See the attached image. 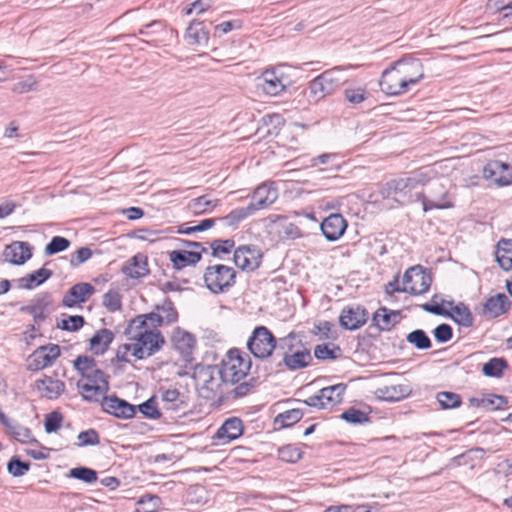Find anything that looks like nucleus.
<instances>
[{"label": "nucleus", "instance_id": "obj_52", "mask_svg": "<svg viewBox=\"0 0 512 512\" xmlns=\"http://www.w3.org/2000/svg\"><path fill=\"white\" fill-rule=\"evenodd\" d=\"M436 399L442 409L457 408L462 403L461 396L451 391H442L437 393Z\"/></svg>", "mask_w": 512, "mask_h": 512}, {"label": "nucleus", "instance_id": "obj_20", "mask_svg": "<svg viewBox=\"0 0 512 512\" xmlns=\"http://www.w3.org/2000/svg\"><path fill=\"white\" fill-rule=\"evenodd\" d=\"M320 228L326 240L333 242L344 234L347 222L341 214L334 213L321 222Z\"/></svg>", "mask_w": 512, "mask_h": 512}, {"label": "nucleus", "instance_id": "obj_45", "mask_svg": "<svg viewBox=\"0 0 512 512\" xmlns=\"http://www.w3.org/2000/svg\"><path fill=\"white\" fill-rule=\"evenodd\" d=\"M137 411H139L145 418L152 420H158L162 417V413L158 408L156 396H152L136 406V412Z\"/></svg>", "mask_w": 512, "mask_h": 512}, {"label": "nucleus", "instance_id": "obj_19", "mask_svg": "<svg viewBox=\"0 0 512 512\" xmlns=\"http://www.w3.org/2000/svg\"><path fill=\"white\" fill-rule=\"evenodd\" d=\"M52 304V297L48 292H42L37 294L29 305L22 306L21 312L30 314L35 323L44 321L48 316V310Z\"/></svg>", "mask_w": 512, "mask_h": 512}, {"label": "nucleus", "instance_id": "obj_7", "mask_svg": "<svg viewBox=\"0 0 512 512\" xmlns=\"http://www.w3.org/2000/svg\"><path fill=\"white\" fill-rule=\"evenodd\" d=\"M406 293L417 296L426 293L432 284V275L428 269L416 265L407 269L403 275Z\"/></svg>", "mask_w": 512, "mask_h": 512}, {"label": "nucleus", "instance_id": "obj_18", "mask_svg": "<svg viewBox=\"0 0 512 512\" xmlns=\"http://www.w3.org/2000/svg\"><path fill=\"white\" fill-rule=\"evenodd\" d=\"M395 64L398 65V71H400L408 89L410 85L419 83L424 77L422 63L417 58H402L396 61Z\"/></svg>", "mask_w": 512, "mask_h": 512}, {"label": "nucleus", "instance_id": "obj_64", "mask_svg": "<svg viewBox=\"0 0 512 512\" xmlns=\"http://www.w3.org/2000/svg\"><path fill=\"white\" fill-rule=\"evenodd\" d=\"M63 419V414L58 410L46 414L44 418V428L46 433L51 434L59 430L62 426Z\"/></svg>", "mask_w": 512, "mask_h": 512}, {"label": "nucleus", "instance_id": "obj_9", "mask_svg": "<svg viewBox=\"0 0 512 512\" xmlns=\"http://www.w3.org/2000/svg\"><path fill=\"white\" fill-rule=\"evenodd\" d=\"M61 350L57 344H46L39 346L27 358V369L37 372L53 364L60 356Z\"/></svg>", "mask_w": 512, "mask_h": 512}, {"label": "nucleus", "instance_id": "obj_27", "mask_svg": "<svg viewBox=\"0 0 512 512\" xmlns=\"http://www.w3.org/2000/svg\"><path fill=\"white\" fill-rule=\"evenodd\" d=\"M399 315V311L380 307L372 316V324L378 331H390L399 322Z\"/></svg>", "mask_w": 512, "mask_h": 512}, {"label": "nucleus", "instance_id": "obj_26", "mask_svg": "<svg viewBox=\"0 0 512 512\" xmlns=\"http://www.w3.org/2000/svg\"><path fill=\"white\" fill-rule=\"evenodd\" d=\"M412 393V388L409 384H394L379 387L375 390L374 394L377 399L397 402L400 401Z\"/></svg>", "mask_w": 512, "mask_h": 512}, {"label": "nucleus", "instance_id": "obj_61", "mask_svg": "<svg viewBox=\"0 0 512 512\" xmlns=\"http://www.w3.org/2000/svg\"><path fill=\"white\" fill-rule=\"evenodd\" d=\"M161 504L160 497L144 495L137 501V512H156Z\"/></svg>", "mask_w": 512, "mask_h": 512}, {"label": "nucleus", "instance_id": "obj_33", "mask_svg": "<svg viewBox=\"0 0 512 512\" xmlns=\"http://www.w3.org/2000/svg\"><path fill=\"white\" fill-rule=\"evenodd\" d=\"M53 275V271L42 267L32 273L26 274L25 276L17 280L18 287L21 289L32 290L37 286H40Z\"/></svg>", "mask_w": 512, "mask_h": 512}, {"label": "nucleus", "instance_id": "obj_21", "mask_svg": "<svg viewBox=\"0 0 512 512\" xmlns=\"http://www.w3.org/2000/svg\"><path fill=\"white\" fill-rule=\"evenodd\" d=\"M278 198V191L273 184H261L253 192L249 206H253V212L268 208Z\"/></svg>", "mask_w": 512, "mask_h": 512}, {"label": "nucleus", "instance_id": "obj_22", "mask_svg": "<svg viewBox=\"0 0 512 512\" xmlns=\"http://www.w3.org/2000/svg\"><path fill=\"white\" fill-rule=\"evenodd\" d=\"M3 256L13 265H23L32 257V247L28 242L14 241L5 247Z\"/></svg>", "mask_w": 512, "mask_h": 512}, {"label": "nucleus", "instance_id": "obj_40", "mask_svg": "<svg viewBox=\"0 0 512 512\" xmlns=\"http://www.w3.org/2000/svg\"><path fill=\"white\" fill-rule=\"evenodd\" d=\"M253 206L247 205L246 207H240L233 209L229 214L223 217H219V221L225 222L226 226L237 228L238 225L248 218L249 216H252L255 214L253 212Z\"/></svg>", "mask_w": 512, "mask_h": 512}, {"label": "nucleus", "instance_id": "obj_28", "mask_svg": "<svg viewBox=\"0 0 512 512\" xmlns=\"http://www.w3.org/2000/svg\"><path fill=\"white\" fill-rule=\"evenodd\" d=\"M469 404L472 407L483 408L488 411L504 409L508 404V398L504 395L485 394L483 397H471Z\"/></svg>", "mask_w": 512, "mask_h": 512}, {"label": "nucleus", "instance_id": "obj_36", "mask_svg": "<svg viewBox=\"0 0 512 512\" xmlns=\"http://www.w3.org/2000/svg\"><path fill=\"white\" fill-rule=\"evenodd\" d=\"M221 367L218 366H209L204 371L201 372V376L203 377V385L202 388L213 395H216L224 382L220 379Z\"/></svg>", "mask_w": 512, "mask_h": 512}, {"label": "nucleus", "instance_id": "obj_6", "mask_svg": "<svg viewBox=\"0 0 512 512\" xmlns=\"http://www.w3.org/2000/svg\"><path fill=\"white\" fill-rule=\"evenodd\" d=\"M421 308L430 314L449 317L455 323L463 327H471L473 325V315L468 308L462 302L454 305L453 301H442V305H431L428 303H424L421 305Z\"/></svg>", "mask_w": 512, "mask_h": 512}, {"label": "nucleus", "instance_id": "obj_56", "mask_svg": "<svg viewBox=\"0 0 512 512\" xmlns=\"http://www.w3.org/2000/svg\"><path fill=\"white\" fill-rule=\"evenodd\" d=\"M103 306L109 312H116L122 308V297L118 290L110 289L103 295Z\"/></svg>", "mask_w": 512, "mask_h": 512}, {"label": "nucleus", "instance_id": "obj_59", "mask_svg": "<svg viewBox=\"0 0 512 512\" xmlns=\"http://www.w3.org/2000/svg\"><path fill=\"white\" fill-rule=\"evenodd\" d=\"M30 469V463L22 461L18 456H12L7 463V471L13 477H21Z\"/></svg>", "mask_w": 512, "mask_h": 512}, {"label": "nucleus", "instance_id": "obj_25", "mask_svg": "<svg viewBox=\"0 0 512 512\" xmlns=\"http://www.w3.org/2000/svg\"><path fill=\"white\" fill-rule=\"evenodd\" d=\"M511 308V301L504 293L489 297L483 305V315L497 318L507 313Z\"/></svg>", "mask_w": 512, "mask_h": 512}, {"label": "nucleus", "instance_id": "obj_16", "mask_svg": "<svg viewBox=\"0 0 512 512\" xmlns=\"http://www.w3.org/2000/svg\"><path fill=\"white\" fill-rule=\"evenodd\" d=\"M171 342L186 362L192 361V354L196 346L195 336L180 327H176L171 335Z\"/></svg>", "mask_w": 512, "mask_h": 512}, {"label": "nucleus", "instance_id": "obj_58", "mask_svg": "<svg viewBox=\"0 0 512 512\" xmlns=\"http://www.w3.org/2000/svg\"><path fill=\"white\" fill-rule=\"evenodd\" d=\"M303 452L294 445H284L278 449V458L288 463H296L302 458Z\"/></svg>", "mask_w": 512, "mask_h": 512}, {"label": "nucleus", "instance_id": "obj_8", "mask_svg": "<svg viewBox=\"0 0 512 512\" xmlns=\"http://www.w3.org/2000/svg\"><path fill=\"white\" fill-rule=\"evenodd\" d=\"M416 200L422 203L424 212L432 209L443 210L454 207L449 192L440 183H435L430 187V198L423 192H418L416 193Z\"/></svg>", "mask_w": 512, "mask_h": 512}, {"label": "nucleus", "instance_id": "obj_53", "mask_svg": "<svg viewBox=\"0 0 512 512\" xmlns=\"http://www.w3.org/2000/svg\"><path fill=\"white\" fill-rule=\"evenodd\" d=\"M69 476L87 484L95 483L98 479L97 472L85 466L72 468L69 471Z\"/></svg>", "mask_w": 512, "mask_h": 512}, {"label": "nucleus", "instance_id": "obj_31", "mask_svg": "<svg viewBox=\"0 0 512 512\" xmlns=\"http://www.w3.org/2000/svg\"><path fill=\"white\" fill-rule=\"evenodd\" d=\"M122 272L131 278H142L149 274L147 256L141 253L134 255L122 268Z\"/></svg>", "mask_w": 512, "mask_h": 512}, {"label": "nucleus", "instance_id": "obj_48", "mask_svg": "<svg viewBox=\"0 0 512 512\" xmlns=\"http://www.w3.org/2000/svg\"><path fill=\"white\" fill-rule=\"evenodd\" d=\"M235 247L233 239H215L210 243L211 256L222 259V255L230 254Z\"/></svg>", "mask_w": 512, "mask_h": 512}, {"label": "nucleus", "instance_id": "obj_51", "mask_svg": "<svg viewBox=\"0 0 512 512\" xmlns=\"http://www.w3.org/2000/svg\"><path fill=\"white\" fill-rule=\"evenodd\" d=\"M340 418L344 421H346L349 424L353 425H361L364 423L371 422V419L368 415V413H365L359 409H356L354 407H350L349 409L345 410L341 415Z\"/></svg>", "mask_w": 512, "mask_h": 512}, {"label": "nucleus", "instance_id": "obj_55", "mask_svg": "<svg viewBox=\"0 0 512 512\" xmlns=\"http://www.w3.org/2000/svg\"><path fill=\"white\" fill-rule=\"evenodd\" d=\"M74 369L83 377H85L88 373L94 370L97 366V361L91 357L86 355H79L73 361Z\"/></svg>", "mask_w": 512, "mask_h": 512}, {"label": "nucleus", "instance_id": "obj_10", "mask_svg": "<svg viewBox=\"0 0 512 512\" xmlns=\"http://www.w3.org/2000/svg\"><path fill=\"white\" fill-rule=\"evenodd\" d=\"M483 178L498 187L512 184V166L497 159L489 160L482 170Z\"/></svg>", "mask_w": 512, "mask_h": 512}, {"label": "nucleus", "instance_id": "obj_43", "mask_svg": "<svg viewBox=\"0 0 512 512\" xmlns=\"http://www.w3.org/2000/svg\"><path fill=\"white\" fill-rule=\"evenodd\" d=\"M304 416L301 409L295 408L279 413L274 419V425L278 428H287L299 422Z\"/></svg>", "mask_w": 512, "mask_h": 512}, {"label": "nucleus", "instance_id": "obj_29", "mask_svg": "<svg viewBox=\"0 0 512 512\" xmlns=\"http://www.w3.org/2000/svg\"><path fill=\"white\" fill-rule=\"evenodd\" d=\"M169 259L175 270L179 271L187 266H194L201 260V251L173 250L169 252Z\"/></svg>", "mask_w": 512, "mask_h": 512}, {"label": "nucleus", "instance_id": "obj_11", "mask_svg": "<svg viewBox=\"0 0 512 512\" xmlns=\"http://www.w3.org/2000/svg\"><path fill=\"white\" fill-rule=\"evenodd\" d=\"M379 85L381 91L388 96H399L408 91L406 82L403 81L395 62L382 72Z\"/></svg>", "mask_w": 512, "mask_h": 512}, {"label": "nucleus", "instance_id": "obj_60", "mask_svg": "<svg viewBox=\"0 0 512 512\" xmlns=\"http://www.w3.org/2000/svg\"><path fill=\"white\" fill-rule=\"evenodd\" d=\"M341 349L333 345L332 348L329 344H319L314 348V356L318 360H335L339 357Z\"/></svg>", "mask_w": 512, "mask_h": 512}, {"label": "nucleus", "instance_id": "obj_2", "mask_svg": "<svg viewBox=\"0 0 512 512\" xmlns=\"http://www.w3.org/2000/svg\"><path fill=\"white\" fill-rule=\"evenodd\" d=\"M280 338H277L266 326L258 325L251 332L246 347L258 360L267 361L271 368L276 361Z\"/></svg>", "mask_w": 512, "mask_h": 512}, {"label": "nucleus", "instance_id": "obj_23", "mask_svg": "<svg viewBox=\"0 0 512 512\" xmlns=\"http://www.w3.org/2000/svg\"><path fill=\"white\" fill-rule=\"evenodd\" d=\"M135 334L132 338L139 342L145 350L148 351V354H155L159 351L165 343V338L162 333L156 330H142Z\"/></svg>", "mask_w": 512, "mask_h": 512}, {"label": "nucleus", "instance_id": "obj_49", "mask_svg": "<svg viewBox=\"0 0 512 512\" xmlns=\"http://www.w3.org/2000/svg\"><path fill=\"white\" fill-rule=\"evenodd\" d=\"M485 453V450L480 447L471 448L464 453L455 456L452 461L453 464L456 466H464L469 465L471 468L474 467V460L475 458H482L483 454Z\"/></svg>", "mask_w": 512, "mask_h": 512}, {"label": "nucleus", "instance_id": "obj_62", "mask_svg": "<svg viewBox=\"0 0 512 512\" xmlns=\"http://www.w3.org/2000/svg\"><path fill=\"white\" fill-rule=\"evenodd\" d=\"M15 440L20 443H37L36 438L33 436L30 428L22 426L20 424L12 425L9 429Z\"/></svg>", "mask_w": 512, "mask_h": 512}, {"label": "nucleus", "instance_id": "obj_57", "mask_svg": "<svg viewBox=\"0 0 512 512\" xmlns=\"http://www.w3.org/2000/svg\"><path fill=\"white\" fill-rule=\"evenodd\" d=\"M71 245L69 239L62 236H54L45 246L44 253L47 256L55 255L67 250Z\"/></svg>", "mask_w": 512, "mask_h": 512}, {"label": "nucleus", "instance_id": "obj_44", "mask_svg": "<svg viewBox=\"0 0 512 512\" xmlns=\"http://www.w3.org/2000/svg\"><path fill=\"white\" fill-rule=\"evenodd\" d=\"M403 187L404 184L402 178H394L387 181L381 186V188L379 189V194L383 199L394 198L395 200L400 202V200L396 198V196H401V192H403Z\"/></svg>", "mask_w": 512, "mask_h": 512}, {"label": "nucleus", "instance_id": "obj_54", "mask_svg": "<svg viewBox=\"0 0 512 512\" xmlns=\"http://www.w3.org/2000/svg\"><path fill=\"white\" fill-rule=\"evenodd\" d=\"M155 309L164 313L166 325H171L178 321V312L170 298L166 297L162 304H156Z\"/></svg>", "mask_w": 512, "mask_h": 512}, {"label": "nucleus", "instance_id": "obj_35", "mask_svg": "<svg viewBox=\"0 0 512 512\" xmlns=\"http://www.w3.org/2000/svg\"><path fill=\"white\" fill-rule=\"evenodd\" d=\"M495 258L500 268L504 271L512 269V239L501 238L498 241Z\"/></svg>", "mask_w": 512, "mask_h": 512}, {"label": "nucleus", "instance_id": "obj_4", "mask_svg": "<svg viewBox=\"0 0 512 512\" xmlns=\"http://www.w3.org/2000/svg\"><path fill=\"white\" fill-rule=\"evenodd\" d=\"M251 365L252 361L248 354L232 348L227 353V359L222 361L220 379L225 383H239L248 375Z\"/></svg>", "mask_w": 512, "mask_h": 512}, {"label": "nucleus", "instance_id": "obj_39", "mask_svg": "<svg viewBox=\"0 0 512 512\" xmlns=\"http://www.w3.org/2000/svg\"><path fill=\"white\" fill-rule=\"evenodd\" d=\"M77 387L81 391L83 399L88 402H101L103 396H106L105 394L109 390V387L83 383L81 380L78 381Z\"/></svg>", "mask_w": 512, "mask_h": 512}, {"label": "nucleus", "instance_id": "obj_47", "mask_svg": "<svg viewBox=\"0 0 512 512\" xmlns=\"http://www.w3.org/2000/svg\"><path fill=\"white\" fill-rule=\"evenodd\" d=\"M408 343L418 350H427L432 347V342L426 332L422 329H416L406 336Z\"/></svg>", "mask_w": 512, "mask_h": 512}, {"label": "nucleus", "instance_id": "obj_41", "mask_svg": "<svg viewBox=\"0 0 512 512\" xmlns=\"http://www.w3.org/2000/svg\"><path fill=\"white\" fill-rule=\"evenodd\" d=\"M220 205L219 199H209L207 195H202L191 200L189 207L196 215L212 212Z\"/></svg>", "mask_w": 512, "mask_h": 512}, {"label": "nucleus", "instance_id": "obj_38", "mask_svg": "<svg viewBox=\"0 0 512 512\" xmlns=\"http://www.w3.org/2000/svg\"><path fill=\"white\" fill-rule=\"evenodd\" d=\"M347 385L344 383H338L332 386L324 387L319 390L320 397L325 404V406L334 407L340 404L343 400V395L346 391Z\"/></svg>", "mask_w": 512, "mask_h": 512}, {"label": "nucleus", "instance_id": "obj_14", "mask_svg": "<svg viewBox=\"0 0 512 512\" xmlns=\"http://www.w3.org/2000/svg\"><path fill=\"white\" fill-rule=\"evenodd\" d=\"M369 313L361 305L345 306L339 316L340 326L349 331L361 328L368 320Z\"/></svg>", "mask_w": 512, "mask_h": 512}, {"label": "nucleus", "instance_id": "obj_30", "mask_svg": "<svg viewBox=\"0 0 512 512\" xmlns=\"http://www.w3.org/2000/svg\"><path fill=\"white\" fill-rule=\"evenodd\" d=\"M34 388L40 392H45L44 395L48 399H57L65 391V383L61 380L43 375V378L37 379L34 382Z\"/></svg>", "mask_w": 512, "mask_h": 512}, {"label": "nucleus", "instance_id": "obj_32", "mask_svg": "<svg viewBox=\"0 0 512 512\" xmlns=\"http://www.w3.org/2000/svg\"><path fill=\"white\" fill-rule=\"evenodd\" d=\"M185 39L190 45H207L209 41V31L203 21L193 20L185 32Z\"/></svg>", "mask_w": 512, "mask_h": 512}, {"label": "nucleus", "instance_id": "obj_5", "mask_svg": "<svg viewBox=\"0 0 512 512\" xmlns=\"http://www.w3.org/2000/svg\"><path fill=\"white\" fill-rule=\"evenodd\" d=\"M205 287L213 294H221L229 291L236 282V271L234 268L215 264L208 266L203 274Z\"/></svg>", "mask_w": 512, "mask_h": 512}, {"label": "nucleus", "instance_id": "obj_37", "mask_svg": "<svg viewBox=\"0 0 512 512\" xmlns=\"http://www.w3.org/2000/svg\"><path fill=\"white\" fill-rule=\"evenodd\" d=\"M147 321L151 322V325L155 328L154 330H156L157 327L165 324V320L162 315L157 312H150L147 314L138 315L133 318L129 322L128 327L125 329V334L129 335L133 327L136 329H145L147 326Z\"/></svg>", "mask_w": 512, "mask_h": 512}, {"label": "nucleus", "instance_id": "obj_13", "mask_svg": "<svg viewBox=\"0 0 512 512\" xmlns=\"http://www.w3.org/2000/svg\"><path fill=\"white\" fill-rule=\"evenodd\" d=\"M102 410L118 419H130L136 414V406L116 395L103 396Z\"/></svg>", "mask_w": 512, "mask_h": 512}, {"label": "nucleus", "instance_id": "obj_3", "mask_svg": "<svg viewBox=\"0 0 512 512\" xmlns=\"http://www.w3.org/2000/svg\"><path fill=\"white\" fill-rule=\"evenodd\" d=\"M356 68L354 65L335 66L325 70L310 81L308 86V98L310 101L318 102L328 95L333 94L342 85L347 83L344 71Z\"/></svg>", "mask_w": 512, "mask_h": 512}, {"label": "nucleus", "instance_id": "obj_46", "mask_svg": "<svg viewBox=\"0 0 512 512\" xmlns=\"http://www.w3.org/2000/svg\"><path fill=\"white\" fill-rule=\"evenodd\" d=\"M343 95L347 102L357 105L368 99L369 92L364 86H346Z\"/></svg>", "mask_w": 512, "mask_h": 512}, {"label": "nucleus", "instance_id": "obj_63", "mask_svg": "<svg viewBox=\"0 0 512 512\" xmlns=\"http://www.w3.org/2000/svg\"><path fill=\"white\" fill-rule=\"evenodd\" d=\"M85 324V319L81 315H71L67 319L57 322L56 327L69 332L79 331Z\"/></svg>", "mask_w": 512, "mask_h": 512}, {"label": "nucleus", "instance_id": "obj_17", "mask_svg": "<svg viewBox=\"0 0 512 512\" xmlns=\"http://www.w3.org/2000/svg\"><path fill=\"white\" fill-rule=\"evenodd\" d=\"M244 430L243 421L238 417L226 419L213 436L217 444H227L238 439Z\"/></svg>", "mask_w": 512, "mask_h": 512}, {"label": "nucleus", "instance_id": "obj_34", "mask_svg": "<svg viewBox=\"0 0 512 512\" xmlns=\"http://www.w3.org/2000/svg\"><path fill=\"white\" fill-rule=\"evenodd\" d=\"M114 340V333L108 328H102L90 338L89 345L94 355L104 354Z\"/></svg>", "mask_w": 512, "mask_h": 512}, {"label": "nucleus", "instance_id": "obj_1", "mask_svg": "<svg viewBox=\"0 0 512 512\" xmlns=\"http://www.w3.org/2000/svg\"><path fill=\"white\" fill-rule=\"evenodd\" d=\"M279 354L273 365L276 371H283L286 368L289 371H297L310 366L313 357L310 350L297 339L294 332L280 338Z\"/></svg>", "mask_w": 512, "mask_h": 512}, {"label": "nucleus", "instance_id": "obj_42", "mask_svg": "<svg viewBox=\"0 0 512 512\" xmlns=\"http://www.w3.org/2000/svg\"><path fill=\"white\" fill-rule=\"evenodd\" d=\"M507 368L508 362L505 358L494 357L483 364L482 373L487 377L499 378L504 374Z\"/></svg>", "mask_w": 512, "mask_h": 512}, {"label": "nucleus", "instance_id": "obj_12", "mask_svg": "<svg viewBox=\"0 0 512 512\" xmlns=\"http://www.w3.org/2000/svg\"><path fill=\"white\" fill-rule=\"evenodd\" d=\"M262 254L255 245H241L234 249V264L247 271L256 270L261 264Z\"/></svg>", "mask_w": 512, "mask_h": 512}, {"label": "nucleus", "instance_id": "obj_15", "mask_svg": "<svg viewBox=\"0 0 512 512\" xmlns=\"http://www.w3.org/2000/svg\"><path fill=\"white\" fill-rule=\"evenodd\" d=\"M95 293V287L88 282H80L71 286L64 294L62 305L67 308H74L88 301Z\"/></svg>", "mask_w": 512, "mask_h": 512}, {"label": "nucleus", "instance_id": "obj_50", "mask_svg": "<svg viewBox=\"0 0 512 512\" xmlns=\"http://www.w3.org/2000/svg\"><path fill=\"white\" fill-rule=\"evenodd\" d=\"M260 384L258 377H251L247 381L239 383L230 392L234 399L242 398L253 393Z\"/></svg>", "mask_w": 512, "mask_h": 512}, {"label": "nucleus", "instance_id": "obj_24", "mask_svg": "<svg viewBox=\"0 0 512 512\" xmlns=\"http://www.w3.org/2000/svg\"><path fill=\"white\" fill-rule=\"evenodd\" d=\"M261 88L269 96L280 94L286 87L283 75L277 69H266L261 76Z\"/></svg>", "mask_w": 512, "mask_h": 512}]
</instances>
